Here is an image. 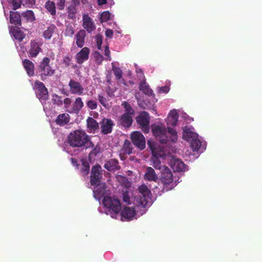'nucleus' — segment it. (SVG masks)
<instances>
[{"label":"nucleus","mask_w":262,"mask_h":262,"mask_svg":"<svg viewBox=\"0 0 262 262\" xmlns=\"http://www.w3.org/2000/svg\"><path fill=\"white\" fill-rule=\"evenodd\" d=\"M151 130L156 139L161 143L165 144L169 141L175 142L177 140V133L171 127H168L167 132L163 125L153 124Z\"/></svg>","instance_id":"nucleus-1"},{"label":"nucleus","mask_w":262,"mask_h":262,"mask_svg":"<svg viewBox=\"0 0 262 262\" xmlns=\"http://www.w3.org/2000/svg\"><path fill=\"white\" fill-rule=\"evenodd\" d=\"M68 143L72 147H81L86 146V148L94 146L90 140V137L82 130H75L70 133L68 136Z\"/></svg>","instance_id":"nucleus-2"},{"label":"nucleus","mask_w":262,"mask_h":262,"mask_svg":"<svg viewBox=\"0 0 262 262\" xmlns=\"http://www.w3.org/2000/svg\"><path fill=\"white\" fill-rule=\"evenodd\" d=\"M138 190L140 194L135 198V204L138 207L145 208L151 200V191L145 184L140 186Z\"/></svg>","instance_id":"nucleus-3"},{"label":"nucleus","mask_w":262,"mask_h":262,"mask_svg":"<svg viewBox=\"0 0 262 262\" xmlns=\"http://www.w3.org/2000/svg\"><path fill=\"white\" fill-rule=\"evenodd\" d=\"M104 206L108 209L112 217L121 211V206L120 200L116 197L105 196L103 199Z\"/></svg>","instance_id":"nucleus-4"},{"label":"nucleus","mask_w":262,"mask_h":262,"mask_svg":"<svg viewBox=\"0 0 262 262\" xmlns=\"http://www.w3.org/2000/svg\"><path fill=\"white\" fill-rule=\"evenodd\" d=\"M160 181L163 185V191H169L174 187L172 173L167 167H163L161 171Z\"/></svg>","instance_id":"nucleus-5"},{"label":"nucleus","mask_w":262,"mask_h":262,"mask_svg":"<svg viewBox=\"0 0 262 262\" xmlns=\"http://www.w3.org/2000/svg\"><path fill=\"white\" fill-rule=\"evenodd\" d=\"M34 89L36 90V95L42 103L43 110L46 112V110H48L46 101L48 100L49 97L47 88H46L42 82L39 81H36L34 83Z\"/></svg>","instance_id":"nucleus-6"},{"label":"nucleus","mask_w":262,"mask_h":262,"mask_svg":"<svg viewBox=\"0 0 262 262\" xmlns=\"http://www.w3.org/2000/svg\"><path fill=\"white\" fill-rule=\"evenodd\" d=\"M183 138L190 141V145L193 151H198L201 145V142L198 138V135L191 132L189 129L183 131Z\"/></svg>","instance_id":"nucleus-7"},{"label":"nucleus","mask_w":262,"mask_h":262,"mask_svg":"<svg viewBox=\"0 0 262 262\" xmlns=\"http://www.w3.org/2000/svg\"><path fill=\"white\" fill-rule=\"evenodd\" d=\"M101 170L100 165L97 164L92 167L90 176V183L92 186L96 187L100 186L102 178Z\"/></svg>","instance_id":"nucleus-8"},{"label":"nucleus","mask_w":262,"mask_h":262,"mask_svg":"<svg viewBox=\"0 0 262 262\" xmlns=\"http://www.w3.org/2000/svg\"><path fill=\"white\" fill-rule=\"evenodd\" d=\"M149 116L146 112H142L136 118L137 122L145 133H148L149 131Z\"/></svg>","instance_id":"nucleus-9"},{"label":"nucleus","mask_w":262,"mask_h":262,"mask_svg":"<svg viewBox=\"0 0 262 262\" xmlns=\"http://www.w3.org/2000/svg\"><path fill=\"white\" fill-rule=\"evenodd\" d=\"M131 140L134 145L140 150L144 149L146 147L145 138L140 132H134L130 136Z\"/></svg>","instance_id":"nucleus-10"},{"label":"nucleus","mask_w":262,"mask_h":262,"mask_svg":"<svg viewBox=\"0 0 262 262\" xmlns=\"http://www.w3.org/2000/svg\"><path fill=\"white\" fill-rule=\"evenodd\" d=\"M39 72L42 80L47 79L49 75V58L47 57L43 58L38 67Z\"/></svg>","instance_id":"nucleus-11"},{"label":"nucleus","mask_w":262,"mask_h":262,"mask_svg":"<svg viewBox=\"0 0 262 262\" xmlns=\"http://www.w3.org/2000/svg\"><path fill=\"white\" fill-rule=\"evenodd\" d=\"M101 133L103 135H107L112 133L113 128L115 125L113 121L111 119L104 118L100 122Z\"/></svg>","instance_id":"nucleus-12"},{"label":"nucleus","mask_w":262,"mask_h":262,"mask_svg":"<svg viewBox=\"0 0 262 262\" xmlns=\"http://www.w3.org/2000/svg\"><path fill=\"white\" fill-rule=\"evenodd\" d=\"M70 91L72 94L81 95L83 93L84 88L80 82L73 79H71L69 83Z\"/></svg>","instance_id":"nucleus-13"},{"label":"nucleus","mask_w":262,"mask_h":262,"mask_svg":"<svg viewBox=\"0 0 262 262\" xmlns=\"http://www.w3.org/2000/svg\"><path fill=\"white\" fill-rule=\"evenodd\" d=\"M41 45L35 40H31L30 48L28 51L29 57L30 58L36 57L39 53L41 51Z\"/></svg>","instance_id":"nucleus-14"},{"label":"nucleus","mask_w":262,"mask_h":262,"mask_svg":"<svg viewBox=\"0 0 262 262\" xmlns=\"http://www.w3.org/2000/svg\"><path fill=\"white\" fill-rule=\"evenodd\" d=\"M136 214V212L134 208L125 207L122 209V210L121 212V220H132L134 218Z\"/></svg>","instance_id":"nucleus-15"},{"label":"nucleus","mask_w":262,"mask_h":262,"mask_svg":"<svg viewBox=\"0 0 262 262\" xmlns=\"http://www.w3.org/2000/svg\"><path fill=\"white\" fill-rule=\"evenodd\" d=\"M82 20L83 27L86 29L89 33H91L96 29L95 24L89 15H83Z\"/></svg>","instance_id":"nucleus-16"},{"label":"nucleus","mask_w":262,"mask_h":262,"mask_svg":"<svg viewBox=\"0 0 262 262\" xmlns=\"http://www.w3.org/2000/svg\"><path fill=\"white\" fill-rule=\"evenodd\" d=\"M90 49L88 47L83 48L75 56L76 62L79 64H82L84 61L89 59Z\"/></svg>","instance_id":"nucleus-17"},{"label":"nucleus","mask_w":262,"mask_h":262,"mask_svg":"<svg viewBox=\"0 0 262 262\" xmlns=\"http://www.w3.org/2000/svg\"><path fill=\"white\" fill-rule=\"evenodd\" d=\"M147 145L151 151L153 157L159 158L164 156L165 154L163 150L158 148L157 145L154 142L148 140L147 141Z\"/></svg>","instance_id":"nucleus-18"},{"label":"nucleus","mask_w":262,"mask_h":262,"mask_svg":"<svg viewBox=\"0 0 262 262\" xmlns=\"http://www.w3.org/2000/svg\"><path fill=\"white\" fill-rule=\"evenodd\" d=\"M104 167L110 171H115L119 170L121 168L118 161L115 159H111L106 161L104 165Z\"/></svg>","instance_id":"nucleus-19"},{"label":"nucleus","mask_w":262,"mask_h":262,"mask_svg":"<svg viewBox=\"0 0 262 262\" xmlns=\"http://www.w3.org/2000/svg\"><path fill=\"white\" fill-rule=\"evenodd\" d=\"M171 168L175 171H185L187 169V165L181 160L175 159L171 162Z\"/></svg>","instance_id":"nucleus-20"},{"label":"nucleus","mask_w":262,"mask_h":262,"mask_svg":"<svg viewBox=\"0 0 262 262\" xmlns=\"http://www.w3.org/2000/svg\"><path fill=\"white\" fill-rule=\"evenodd\" d=\"M70 120V115L67 113H63L57 116L54 122L60 126H63L68 124Z\"/></svg>","instance_id":"nucleus-21"},{"label":"nucleus","mask_w":262,"mask_h":262,"mask_svg":"<svg viewBox=\"0 0 262 262\" xmlns=\"http://www.w3.org/2000/svg\"><path fill=\"white\" fill-rule=\"evenodd\" d=\"M179 115L176 111H172L167 117L166 122L167 128L170 126H175L178 122Z\"/></svg>","instance_id":"nucleus-22"},{"label":"nucleus","mask_w":262,"mask_h":262,"mask_svg":"<svg viewBox=\"0 0 262 262\" xmlns=\"http://www.w3.org/2000/svg\"><path fill=\"white\" fill-rule=\"evenodd\" d=\"M23 64L28 75L30 77L34 75V65L31 60L25 59L23 61Z\"/></svg>","instance_id":"nucleus-23"},{"label":"nucleus","mask_w":262,"mask_h":262,"mask_svg":"<svg viewBox=\"0 0 262 262\" xmlns=\"http://www.w3.org/2000/svg\"><path fill=\"white\" fill-rule=\"evenodd\" d=\"M133 116L126 114H123L119 119L120 124L125 127H129L133 123Z\"/></svg>","instance_id":"nucleus-24"},{"label":"nucleus","mask_w":262,"mask_h":262,"mask_svg":"<svg viewBox=\"0 0 262 262\" xmlns=\"http://www.w3.org/2000/svg\"><path fill=\"white\" fill-rule=\"evenodd\" d=\"M144 179L149 181L156 182L158 180V176L155 170L151 167H147L144 174Z\"/></svg>","instance_id":"nucleus-25"},{"label":"nucleus","mask_w":262,"mask_h":262,"mask_svg":"<svg viewBox=\"0 0 262 262\" xmlns=\"http://www.w3.org/2000/svg\"><path fill=\"white\" fill-rule=\"evenodd\" d=\"M10 22L15 26L21 25V16L18 12L10 11Z\"/></svg>","instance_id":"nucleus-26"},{"label":"nucleus","mask_w":262,"mask_h":262,"mask_svg":"<svg viewBox=\"0 0 262 262\" xmlns=\"http://www.w3.org/2000/svg\"><path fill=\"white\" fill-rule=\"evenodd\" d=\"M87 127L90 133H95L99 129V123L92 117H89L86 120Z\"/></svg>","instance_id":"nucleus-27"},{"label":"nucleus","mask_w":262,"mask_h":262,"mask_svg":"<svg viewBox=\"0 0 262 262\" xmlns=\"http://www.w3.org/2000/svg\"><path fill=\"white\" fill-rule=\"evenodd\" d=\"M84 104L81 97L76 98L72 105L71 112L78 113L83 107Z\"/></svg>","instance_id":"nucleus-28"},{"label":"nucleus","mask_w":262,"mask_h":262,"mask_svg":"<svg viewBox=\"0 0 262 262\" xmlns=\"http://www.w3.org/2000/svg\"><path fill=\"white\" fill-rule=\"evenodd\" d=\"M11 32L12 36L18 42L22 41L26 36V34L19 28H14Z\"/></svg>","instance_id":"nucleus-29"},{"label":"nucleus","mask_w":262,"mask_h":262,"mask_svg":"<svg viewBox=\"0 0 262 262\" xmlns=\"http://www.w3.org/2000/svg\"><path fill=\"white\" fill-rule=\"evenodd\" d=\"M85 32L83 30H80L76 35V45L79 48L83 46L85 36Z\"/></svg>","instance_id":"nucleus-30"},{"label":"nucleus","mask_w":262,"mask_h":262,"mask_svg":"<svg viewBox=\"0 0 262 262\" xmlns=\"http://www.w3.org/2000/svg\"><path fill=\"white\" fill-rule=\"evenodd\" d=\"M139 89L146 95L151 96L154 94L152 90L146 83L145 80H143L140 82Z\"/></svg>","instance_id":"nucleus-31"},{"label":"nucleus","mask_w":262,"mask_h":262,"mask_svg":"<svg viewBox=\"0 0 262 262\" xmlns=\"http://www.w3.org/2000/svg\"><path fill=\"white\" fill-rule=\"evenodd\" d=\"M133 148L130 141L128 140L124 141L123 145L120 151L123 152V154H127L128 155H130L132 153Z\"/></svg>","instance_id":"nucleus-32"},{"label":"nucleus","mask_w":262,"mask_h":262,"mask_svg":"<svg viewBox=\"0 0 262 262\" xmlns=\"http://www.w3.org/2000/svg\"><path fill=\"white\" fill-rule=\"evenodd\" d=\"M82 167L80 169V172L83 176L88 175L90 172V164L86 160L82 159Z\"/></svg>","instance_id":"nucleus-33"},{"label":"nucleus","mask_w":262,"mask_h":262,"mask_svg":"<svg viewBox=\"0 0 262 262\" xmlns=\"http://www.w3.org/2000/svg\"><path fill=\"white\" fill-rule=\"evenodd\" d=\"M122 106L124 108V113L123 114H126V115L131 116H134L135 115V111L128 102L126 101L123 102L122 103Z\"/></svg>","instance_id":"nucleus-34"},{"label":"nucleus","mask_w":262,"mask_h":262,"mask_svg":"<svg viewBox=\"0 0 262 262\" xmlns=\"http://www.w3.org/2000/svg\"><path fill=\"white\" fill-rule=\"evenodd\" d=\"M105 187L104 186H100L96 189L93 190L94 196L96 199H100L105 194Z\"/></svg>","instance_id":"nucleus-35"},{"label":"nucleus","mask_w":262,"mask_h":262,"mask_svg":"<svg viewBox=\"0 0 262 262\" xmlns=\"http://www.w3.org/2000/svg\"><path fill=\"white\" fill-rule=\"evenodd\" d=\"M23 18H25L27 21H33L35 20V16L32 10H27L21 14Z\"/></svg>","instance_id":"nucleus-36"},{"label":"nucleus","mask_w":262,"mask_h":262,"mask_svg":"<svg viewBox=\"0 0 262 262\" xmlns=\"http://www.w3.org/2000/svg\"><path fill=\"white\" fill-rule=\"evenodd\" d=\"M151 161L153 164V166L156 169H159L161 171L163 167H167V166L162 165L159 158H157L156 157H154L152 156L151 158Z\"/></svg>","instance_id":"nucleus-37"},{"label":"nucleus","mask_w":262,"mask_h":262,"mask_svg":"<svg viewBox=\"0 0 262 262\" xmlns=\"http://www.w3.org/2000/svg\"><path fill=\"white\" fill-rule=\"evenodd\" d=\"M76 11V7L74 5H71L70 6H69L68 7V13L69 18H75Z\"/></svg>","instance_id":"nucleus-38"},{"label":"nucleus","mask_w":262,"mask_h":262,"mask_svg":"<svg viewBox=\"0 0 262 262\" xmlns=\"http://www.w3.org/2000/svg\"><path fill=\"white\" fill-rule=\"evenodd\" d=\"M52 100L53 104H56L58 106H61L63 104L62 97L56 94L52 95Z\"/></svg>","instance_id":"nucleus-39"},{"label":"nucleus","mask_w":262,"mask_h":262,"mask_svg":"<svg viewBox=\"0 0 262 262\" xmlns=\"http://www.w3.org/2000/svg\"><path fill=\"white\" fill-rule=\"evenodd\" d=\"M112 70L115 76L116 79L117 80L121 79L122 77V70L118 67H113Z\"/></svg>","instance_id":"nucleus-40"},{"label":"nucleus","mask_w":262,"mask_h":262,"mask_svg":"<svg viewBox=\"0 0 262 262\" xmlns=\"http://www.w3.org/2000/svg\"><path fill=\"white\" fill-rule=\"evenodd\" d=\"M98 100L101 104H102L104 107H107L108 105L107 103V99L102 94H98Z\"/></svg>","instance_id":"nucleus-41"},{"label":"nucleus","mask_w":262,"mask_h":262,"mask_svg":"<svg viewBox=\"0 0 262 262\" xmlns=\"http://www.w3.org/2000/svg\"><path fill=\"white\" fill-rule=\"evenodd\" d=\"M95 62L100 64L102 63L104 59L103 56L98 52H95L94 54Z\"/></svg>","instance_id":"nucleus-42"},{"label":"nucleus","mask_w":262,"mask_h":262,"mask_svg":"<svg viewBox=\"0 0 262 262\" xmlns=\"http://www.w3.org/2000/svg\"><path fill=\"white\" fill-rule=\"evenodd\" d=\"M9 2L12 5L13 10L18 9L22 4L21 0H8Z\"/></svg>","instance_id":"nucleus-43"},{"label":"nucleus","mask_w":262,"mask_h":262,"mask_svg":"<svg viewBox=\"0 0 262 262\" xmlns=\"http://www.w3.org/2000/svg\"><path fill=\"white\" fill-rule=\"evenodd\" d=\"M111 13L108 11H104L101 14L100 19L102 22H106L110 19Z\"/></svg>","instance_id":"nucleus-44"},{"label":"nucleus","mask_w":262,"mask_h":262,"mask_svg":"<svg viewBox=\"0 0 262 262\" xmlns=\"http://www.w3.org/2000/svg\"><path fill=\"white\" fill-rule=\"evenodd\" d=\"M86 105L91 110H96L97 108V103L95 100H90L87 101Z\"/></svg>","instance_id":"nucleus-45"},{"label":"nucleus","mask_w":262,"mask_h":262,"mask_svg":"<svg viewBox=\"0 0 262 262\" xmlns=\"http://www.w3.org/2000/svg\"><path fill=\"white\" fill-rule=\"evenodd\" d=\"M72 59V56H66L64 57L62 62L63 65H64L65 67H69L71 64Z\"/></svg>","instance_id":"nucleus-46"},{"label":"nucleus","mask_w":262,"mask_h":262,"mask_svg":"<svg viewBox=\"0 0 262 262\" xmlns=\"http://www.w3.org/2000/svg\"><path fill=\"white\" fill-rule=\"evenodd\" d=\"M22 5L30 7L35 4V0H21Z\"/></svg>","instance_id":"nucleus-47"},{"label":"nucleus","mask_w":262,"mask_h":262,"mask_svg":"<svg viewBox=\"0 0 262 262\" xmlns=\"http://www.w3.org/2000/svg\"><path fill=\"white\" fill-rule=\"evenodd\" d=\"M71 99L70 98L67 97L64 99L63 103H64V108H68L71 104Z\"/></svg>","instance_id":"nucleus-48"},{"label":"nucleus","mask_w":262,"mask_h":262,"mask_svg":"<svg viewBox=\"0 0 262 262\" xmlns=\"http://www.w3.org/2000/svg\"><path fill=\"white\" fill-rule=\"evenodd\" d=\"M66 0H58L57 6L59 9L63 10L64 8Z\"/></svg>","instance_id":"nucleus-49"},{"label":"nucleus","mask_w":262,"mask_h":262,"mask_svg":"<svg viewBox=\"0 0 262 262\" xmlns=\"http://www.w3.org/2000/svg\"><path fill=\"white\" fill-rule=\"evenodd\" d=\"M104 55L106 56V59L111 61L110 51L108 46H106L104 50Z\"/></svg>","instance_id":"nucleus-50"},{"label":"nucleus","mask_w":262,"mask_h":262,"mask_svg":"<svg viewBox=\"0 0 262 262\" xmlns=\"http://www.w3.org/2000/svg\"><path fill=\"white\" fill-rule=\"evenodd\" d=\"M50 14L51 15L56 14L55 4L53 2H50Z\"/></svg>","instance_id":"nucleus-51"},{"label":"nucleus","mask_w":262,"mask_h":262,"mask_svg":"<svg viewBox=\"0 0 262 262\" xmlns=\"http://www.w3.org/2000/svg\"><path fill=\"white\" fill-rule=\"evenodd\" d=\"M96 43L98 49L100 50L101 49V45L102 43V39L101 36H97Z\"/></svg>","instance_id":"nucleus-52"},{"label":"nucleus","mask_w":262,"mask_h":262,"mask_svg":"<svg viewBox=\"0 0 262 262\" xmlns=\"http://www.w3.org/2000/svg\"><path fill=\"white\" fill-rule=\"evenodd\" d=\"M123 200L124 202L129 203L130 201V197L128 192L126 191L123 193Z\"/></svg>","instance_id":"nucleus-53"},{"label":"nucleus","mask_w":262,"mask_h":262,"mask_svg":"<svg viewBox=\"0 0 262 262\" xmlns=\"http://www.w3.org/2000/svg\"><path fill=\"white\" fill-rule=\"evenodd\" d=\"M114 34V32L112 30L107 29L106 30L105 34L106 37L112 38Z\"/></svg>","instance_id":"nucleus-54"},{"label":"nucleus","mask_w":262,"mask_h":262,"mask_svg":"<svg viewBox=\"0 0 262 262\" xmlns=\"http://www.w3.org/2000/svg\"><path fill=\"white\" fill-rule=\"evenodd\" d=\"M169 91V87L167 86H162L160 88V92L164 93H167Z\"/></svg>","instance_id":"nucleus-55"},{"label":"nucleus","mask_w":262,"mask_h":262,"mask_svg":"<svg viewBox=\"0 0 262 262\" xmlns=\"http://www.w3.org/2000/svg\"><path fill=\"white\" fill-rule=\"evenodd\" d=\"M127 154H123V152L120 150L119 156L121 160H125L127 158Z\"/></svg>","instance_id":"nucleus-56"},{"label":"nucleus","mask_w":262,"mask_h":262,"mask_svg":"<svg viewBox=\"0 0 262 262\" xmlns=\"http://www.w3.org/2000/svg\"><path fill=\"white\" fill-rule=\"evenodd\" d=\"M98 5L102 6L107 3V0H97Z\"/></svg>","instance_id":"nucleus-57"},{"label":"nucleus","mask_w":262,"mask_h":262,"mask_svg":"<svg viewBox=\"0 0 262 262\" xmlns=\"http://www.w3.org/2000/svg\"><path fill=\"white\" fill-rule=\"evenodd\" d=\"M43 36L46 38H49V29H48L47 30H46L43 34Z\"/></svg>","instance_id":"nucleus-58"},{"label":"nucleus","mask_w":262,"mask_h":262,"mask_svg":"<svg viewBox=\"0 0 262 262\" xmlns=\"http://www.w3.org/2000/svg\"><path fill=\"white\" fill-rule=\"evenodd\" d=\"M113 93H114V92L110 91L107 90V95H108L109 97H113V96H114V95Z\"/></svg>","instance_id":"nucleus-59"},{"label":"nucleus","mask_w":262,"mask_h":262,"mask_svg":"<svg viewBox=\"0 0 262 262\" xmlns=\"http://www.w3.org/2000/svg\"><path fill=\"white\" fill-rule=\"evenodd\" d=\"M46 8L49 11V1L46 2L45 4Z\"/></svg>","instance_id":"nucleus-60"},{"label":"nucleus","mask_w":262,"mask_h":262,"mask_svg":"<svg viewBox=\"0 0 262 262\" xmlns=\"http://www.w3.org/2000/svg\"><path fill=\"white\" fill-rule=\"evenodd\" d=\"M72 161L73 164H77V161L75 159H73V158L72 159ZM76 165L77 166H78V164H76Z\"/></svg>","instance_id":"nucleus-61"},{"label":"nucleus","mask_w":262,"mask_h":262,"mask_svg":"<svg viewBox=\"0 0 262 262\" xmlns=\"http://www.w3.org/2000/svg\"><path fill=\"white\" fill-rule=\"evenodd\" d=\"M52 27L50 26V29L51 30ZM51 32V30H50V32Z\"/></svg>","instance_id":"nucleus-62"}]
</instances>
